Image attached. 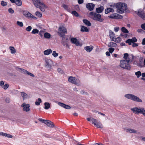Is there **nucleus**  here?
Wrapping results in <instances>:
<instances>
[{
  "mask_svg": "<svg viewBox=\"0 0 145 145\" xmlns=\"http://www.w3.org/2000/svg\"><path fill=\"white\" fill-rule=\"evenodd\" d=\"M110 7H115L117 9L116 12L117 13L121 14L124 13L127 9V6L125 3L119 2L116 3H113L110 5Z\"/></svg>",
  "mask_w": 145,
  "mask_h": 145,
  "instance_id": "1",
  "label": "nucleus"
},
{
  "mask_svg": "<svg viewBox=\"0 0 145 145\" xmlns=\"http://www.w3.org/2000/svg\"><path fill=\"white\" fill-rule=\"evenodd\" d=\"M33 4L37 8H39L42 11L45 12L47 6L41 0H31Z\"/></svg>",
  "mask_w": 145,
  "mask_h": 145,
  "instance_id": "2",
  "label": "nucleus"
},
{
  "mask_svg": "<svg viewBox=\"0 0 145 145\" xmlns=\"http://www.w3.org/2000/svg\"><path fill=\"white\" fill-rule=\"evenodd\" d=\"M87 120L88 121H90L95 127L97 128L102 129L103 127V125L101 122L96 119L92 117H90L87 118Z\"/></svg>",
  "mask_w": 145,
  "mask_h": 145,
  "instance_id": "3",
  "label": "nucleus"
},
{
  "mask_svg": "<svg viewBox=\"0 0 145 145\" xmlns=\"http://www.w3.org/2000/svg\"><path fill=\"white\" fill-rule=\"evenodd\" d=\"M124 97L126 99L139 103L142 102V100L138 97L131 94L127 93L124 95Z\"/></svg>",
  "mask_w": 145,
  "mask_h": 145,
  "instance_id": "4",
  "label": "nucleus"
},
{
  "mask_svg": "<svg viewBox=\"0 0 145 145\" xmlns=\"http://www.w3.org/2000/svg\"><path fill=\"white\" fill-rule=\"evenodd\" d=\"M45 62V67L49 70H51L54 64L53 60L48 57H45L44 59Z\"/></svg>",
  "mask_w": 145,
  "mask_h": 145,
  "instance_id": "5",
  "label": "nucleus"
},
{
  "mask_svg": "<svg viewBox=\"0 0 145 145\" xmlns=\"http://www.w3.org/2000/svg\"><path fill=\"white\" fill-rule=\"evenodd\" d=\"M45 29L41 30L39 31V35L42 37H43L44 38L47 40H50L52 38V36L50 33L48 32H45Z\"/></svg>",
  "mask_w": 145,
  "mask_h": 145,
  "instance_id": "6",
  "label": "nucleus"
},
{
  "mask_svg": "<svg viewBox=\"0 0 145 145\" xmlns=\"http://www.w3.org/2000/svg\"><path fill=\"white\" fill-rule=\"evenodd\" d=\"M109 34L110 37L112 41L117 43L120 42L121 41V38L120 37L116 38L115 33L112 31H109Z\"/></svg>",
  "mask_w": 145,
  "mask_h": 145,
  "instance_id": "7",
  "label": "nucleus"
},
{
  "mask_svg": "<svg viewBox=\"0 0 145 145\" xmlns=\"http://www.w3.org/2000/svg\"><path fill=\"white\" fill-rule=\"evenodd\" d=\"M68 80L69 82L78 86L80 85L81 84L80 82L79 79L72 76H69Z\"/></svg>",
  "mask_w": 145,
  "mask_h": 145,
  "instance_id": "8",
  "label": "nucleus"
},
{
  "mask_svg": "<svg viewBox=\"0 0 145 145\" xmlns=\"http://www.w3.org/2000/svg\"><path fill=\"white\" fill-rule=\"evenodd\" d=\"M57 33L60 36L63 37L65 36V34L67 33V30L64 26H60L59 27Z\"/></svg>",
  "mask_w": 145,
  "mask_h": 145,
  "instance_id": "9",
  "label": "nucleus"
},
{
  "mask_svg": "<svg viewBox=\"0 0 145 145\" xmlns=\"http://www.w3.org/2000/svg\"><path fill=\"white\" fill-rule=\"evenodd\" d=\"M129 63L125 61V60H121L120 61V66L123 69L130 70L131 67L129 64Z\"/></svg>",
  "mask_w": 145,
  "mask_h": 145,
  "instance_id": "10",
  "label": "nucleus"
},
{
  "mask_svg": "<svg viewBox=\"0 0 145 145\" xmlns=\"http://www.w3.org/2000/svg\"><path fill=\"white\" fill-rule=\"evenodd\" d=\"M21 107L24 112H28L30 110V105L29 104L26 103L25 102L23 103L21 105Z\"/></svg>",
  "mask_w": 145,
  "mask_h": 145,
  "instance_id": "11",
  "label": "nucleus"
},
{
  "mask_svg": "<svg viewBox=\"0 0 145 145\" xmlns=\"http://www.w3.org/2000/svg\"><path fill=\"white\" fill-rule=\"evenodd\" d=\"M23 15L27 18H31L33 19L37 20V17L32 15L31 13L26 10H24L23 12Z\"/></svg>",
  "mask_w": 145,
  "mask_h": 145,
  "instance_id": "12",
  "label": "nucleus"
},
{
  "mask_svg": "<svg viewBox=\"0 0 145 145\" xmlns=\"http://www.w3.org/2000/svg\"><path fill=\"white\" fill-rule=\"evenodd\" d=\"M18 71L21 73L25 75H28L33 77H35V75L34 74L24 69L19 68Z\"/></svg>",
  "mask_w": 145,
  "mask_h": 145,
  "instance_id": "13",
  "label": "nucleus"
},
{
  "mask_svg": "<svg viewBox=\"0 0 145 145\" xmlns=\"http://www.w3.org/2000/svg\"><path fill=\"white\" fill-rule=\"evenodd\" d=\"M108 17L110 18L113 19H121L123 18V16L117 13H113Z\"/></svg>",
  "mask_w": 145,
  "mask_h": 145,
  "instance_id": "14",
  "label": "nucleus"
},
{
  "mask_svg": "<svg viewBox=\"0 0 145 145\" xmlns=\"http://www.w3.org/2000/svg\"><path fill=\"white\" fill-rule=\"evenodd\" d=\"M20 95L23 101L29 99L31 97L30 95L28 94L23 91L21 92Z\"/></svg>",
  "mask_w": 145,
  "mask_h": 145,
  "instance_id": "15",
  "label": "nucleus"
},
{
  "mask_svg": "<svg viewBox=\"0 0 145 145\" xmlns=\"http://www.w3.org/2000/svg\"><path fill=\"white\" fill-rule=\"evenodd\" d=\"M135 13L140 18L143 20H145V12L140 10L135 11Z\"/></svg>",
  "mask_w": 145,
  "mask_h": 145,
  "instance_id": "16",
  "label": "nucleus"
},
{
  "mask_svg": "<svg viewBox=\"0 0 145 145\" xmlns=\"http://www.w3.org/2000/svg\"><path fill=\"white\" fill-rule=\"evenodd\" d=\"M93 19L100 22H102L104 20L103 18H102L100 14L96 13L95 14Z\"/></svg>",
  "mask_w": 145,
  "mask_h": 145,
  "instance_id": "17",
  "label": "nucleus"
},
{
  "mask_svg": "<svg viewBox=\"0 0 145 145\" xmlns=\"http://www.w3.org/2000/svg\"><path fill=\"white\" fill-rule=\"evenodd\" d=\"M71 41L72 43L75 44L76 46H82V44L76 38L73 37L71 38Z\"/></svg>",
  "mask_w": 145,
  "mask_h": 145,
  "instance_id": "18",
  "label": "nucleus"
},
{
  "mask_svg": "<svg viewBox=\"0 0 145 145\" xmlns=\"http://www.w3.org/2000/svg\"><path fill=\"white\" fill-rule=\"evenodd\" d=\"M125 131L127 133L133 134H138L139 133H138L137 131L133 128H126L124 129Z\"/></svg>",
  "mask_w": 145,
  "mask_h": 145,
  "instance_id": "19",
  "label": "nucleus"
},
{
  "mask_svg": "<svg viewBox=\"0 0 145 145\" xmlns=\"http://www.w3.org/2000/svg\"><path fill=\"white\" fill-rule=\"evenodd\" d=\"M142 108V107L135 106L131 108V110L133 113L138 114L140 113Z\"/></svg>",
  "mask_w": 145,
  "mask_h": 145,
  "instance_id": "20",
  "label": "nucleus"
},
{
  "mask_svg": "<svg viewBox=\"0 0 145 145\" xmlns=\"http://www.w3.org/2000/svg\"><path fill=\"white\" fill-rule=\"evenodd\" d=\"M131 58L132 57L131 56H129L127 53H125L124 54L123 58L124 59L123 60H125V61L129 63Z\"/></svg>",
  "mask_w": 145,
  "mask_h": 145,
  "instance_id": "21",
  "label": "nucleus"
},
{
  "mask_svg": "<svg viewBox=\"0 0 145 145\" xmlns=\"http://www.w3.org/2000/svg\"><path fill=\"white\" fill-rule=\"evenodd\" d=\"M57 104L59 106L66 109H70L71 108V107L70 106L66 105L63 103L58 102Z\"/></svg>",
  "mask_w": 145,
  "mask_h": 145,
  "instance_id": "22",
  "label": "nucleus"
},
{
  "mask_svg": "<svg viewBox=\"0 0 145 145\" xmlns=\"http://www.w3.org/2000/svg\"><path fill=\"white\" fill-rule=\"evenodd\" d=\"M47 126L50 128H54L55 127V125L54 123L52 121L49 120H46L45 123Z\"/></svg>",
  "mask_w": 145,
  "mask_h": 145,
  "instance_id": "23",
  "label": "nucleus"
},
{
  "mask_svg": "<svg viewBox=\"0 0 145 145\" xmlns=\"http://www.w3.org/2000/svg\"><path fill=\"white\" fill-rule=\"evenodd\" d=\"M137 39L135 37H134L131 39H129L126 41L127 43H128L129 45L131 44L132 43H134L137 41Z\"/></svg>",
  "mask_w": 145,
  "mask_h": 145,
  "instance_id": "24",
  "label": "nucleus"
},
{
  "mask_svg": "<svg viewBox=\"0 0 145 145\" xmlns=\"http://www.w3.org/2000/svg\"><path fill=\"white\" fill-rule=\"evenodd\" d=\"M94 5L92 3H88L87 4L86 8L90 11L92 10L94 8Z\"/></svg>",
  "mask_w": 145,
  "mask_h": 145,
  "instance_id": "25",
  "label": "nucleus"
},
{
  "mask_svg": "<svg viewBox=\"0 0 145 145\" xmlns=\"http://www.w3.org/2000/svg\"><path fill=\"white\" fill-rule=\"evenodd\" d=\"M113 7H108L105 9V14H108L110 12L113 13L114 12V10L112 8Z\"/></svg>",
  "mask_w": 145,
  "mask_h": 145,
  "instance_id": "26",
  "label": "nucleus"
},
{
  "mask_svg": "<svg viewBox=\"0 0 145 145\" xmlns=\"http://www.w3.org/2000/svg\"><path fill=\"white\" fill-rule=\"evenodd\" d=\"M9 50L10 53L11 54H14L16 53V50L14 46H10L9 47Z\"/></svg>",
  "mask_w": 145,
  "mask_h": 145,
  "instance_id": "27",
  "label": "nucleus"
},
{
  "mask_svg": "<svg viewBox=\"0 0 145 145\" xmlns=\"http://www.w3.org/2000/svg\"><path fill=\"white\" fill-rule=\"evenodd\" d=\"M0 136L5 137L8 138H12L13 136L9 134L5 133L2 132H0Z\"/></svg>",
  "mask_w": 145,
  "mask_h": 145,
  "instance_id": "28",
  "label": "nucleus"
},
{
  "mask_svg": "<svg viewBox=\"0 0 145 145\" xmlns=\"http://www.w3.org/2000/svg\"><path fill=\"white\" fill-rule=\"evenodd\" d=\"M43 52L44 55L48 56L52 53V50L51 49L49 48L44 50Z\"/></svg>",
  "mask_w": 145,
  "mask_h": 145,
  "instance_id": "29",
  "label": "nucleus"
},
{
  "mask_svg": "<svg viewBox=\"0 0 145 145\" xmlns=\"http://www.w3.org/2000/svg\"><path fill=\"white\" fill-rule=\"evenodd\" d=\"M94 47L92 46H86L84 47V49L88 52H90L93 49Z\"/></svg>",
  "mask_w": 145,
  "mask_h": 145,
  "instance_id": "30",
  "label": "nucleus"
},
{
  "mask_svg": "<svg viewBox=\"0 0 145 145\" xmlns=\"http://www.w3.org/2000/svg\"><path fill=\"white\" fill-rule=\"evenodd\" d=\"M12 3H15L16 5L18 6H21L22 4L21 0H13Z\"/></svg>",
  "mask_w": 145,
  "mask_h": 145,
  "instance_id": "31",
  "label": "nucleus"
},
{
  "mask_svg": "<svg viewBox=\"0 0 145 145\" xmlns=\"http://www.w3.org/2000/svg\"><path fill=\"white\" fill-rule=\"evenodd\" d=\"M104 7L103 6H101L97 8L96 9V12L98 13H101L104 10Z\"/></svg>",
  "mask_w": 145,
  "mask_h": 145,
  "instance_id": "32",
  "label": "nucleus"
},
{
  "mask_svg": "<svg viewBox=\"0 0 145 145\" xmlns=\"http://www.w3.org/2000/svg\"><path fill=\"white\" fill-rule=\"evenodd\" d=\"M108 47L110 48L116 47H117V45L115 43L110 42L108 44Z\"/></svg>",
  "mask_w": 145,
  "mask_h": 145,
  "instance_id": "33",
  "label": "nucleus"
},
{
  "mask_svg": "<svg viewBox=\"0 0 145 145\" xmlns=\"http://www.w3.org/2000/svg\"><path fill=\"white\" fill-rule=\"evenodd\" d=\"M44 108L46 110L49 109L50 107V103L48 102H46L44 103Z\"/></svg>",
  "mask_w": 145,
  "mask_h": 145,
  "instance_id": "34",
  "label": "nucleus"
},
{
  "mask_svg": "<svg viewBox=\"0 0 145 145\" xmlns=\"http://www.w3.org/2000/svg\"><path fill=\"white\" fill-rule=\"evenodd\" d=\"M80 30L81 31L83 32H88L89 31L87 27L83 26H81Z\"/></svg>",
  "mask_w": 145,
  "mask_h": 145,
  "instance_id": "35",
  "label": "nucleus"
},
{
  "mask_svg": "<svg viewBox=\"0 0 145 145\" xmlns=\"http://www.w3.org/2000/svg\"><path fill=\"white\" fill-rule=\"evenodd\" d=\"M83 22L86 25L89 26L91 25V24L90 22L88 20L86 19H84L83 20Z\"/></svg>",
  "mask_w": 145,
  "mask_h": 145,
  "instance_id": "36",
  "label": "nucleus"
},
{
  "mask_svg": "<svg viewBox=\"0 0 145 145\" xmlns=\"http://www.w3.org/2000/svg\"><path fill=\"white\" fill-rule=\"evenodd\" d=\"M35 15L38 18H41L42 16V14L39 11H36L35 12Z\"/></svg>",
  "mask_w": 145,
  "mask_h": 145,
  "instance_id": "37",
  "label": "nucleus"
},
{
  "mask_svg": "<svg viewBox=\"0 0 145 145\" xmlns=\"http://www.w3.org/2000/svg\"><path fill=\"white\" fill-rule=\"evenodd\" d=\"M121 30L123 33H129V31L127 29L124 27H122L121 29Z\"/></svg>",
  "mask_w": 145,
  "mask_h": 145,
  "instance_id": "38",
  "label": "nucleus"
},
{
  "mask_svg": "<svg viewBox=\"0 0 145 145\" xmlns=\"http://www.w3.org/2000/svg\"><path fill=\"white\" fill-rule=\"evenodd\" d=\"M39 30L37 29H33L32 30L31 33L33 34H35L39 33Z\"/></svg>",
  "mask_w": 145,
  "mask_h": 145,
  "instance_id": "39",
  "label": "nucleus"
},
{
  "mask_svg": "<svg viewBox=\"0 0 145 145\" xmlns=\"http://www.w3.org/2000/svg\"><path fill=\"white\" fill-rule=\"evenodd\" d=\"M42 102V100L40 98H39L36 101L35 104L37 106H39L40 105V103Z\"/></svg>",
  "mask_w": 145,
  "mask_h": 145,
  "instance_id": "40",
  "label": "nucleus"
},
{
  "mask_svg": "<svg viewBox=\"0 0 145 145\" xmlns=\"http://www.w3.org/2000/svg\"><path fill=\"white\" fill-rule=\"evenodd\" d=\"M138 65L140 67H145V58L144 59L143 61V64L142 65V64L139 63Z\"/></svg>",
  "mask_w": 145,
  "mask_h": 145,
  "instance_id": "41",
  "label": "nucleus"
},
{
  "mask_svg": "<svg viewBox=\"0 0 145 145\" xmlns=\"http://www.w3.org/2000/svg\"><path fill=\"white\" fill-rule=\"evenodd\" d=\"M9 87V85L7 83H5L3 86L2 88L4 90H6Z\"/></svg>",
  "mask_w": 145,
  "mask_h": 145,
  "instance_id": "42",
  "label": "nucleus"
},
{
  "mask_svg": "<svg viewBox=\"0 0 145 145\" xmlns=\"http://www.w3.org/2000/svg\"><path fill=\"white\" fill-rule=\"evenodd\" d=\"M52 56L54 57H57L59 55V54L57 53L55 51H53L52 52Z\"/></svg>",
  "mask_w": 145,
  "mask_h": 145,
  "instance_id": "43",
  "label": "nucleus"
},
{
  "mask_svg": "<svg viewBox=\"0 0 145 145\" xmlns=\"http://www.w3.org/2000/svg\"><path fill=\"white\" fill-rule=\"evenodd\" d=\"M16 24L18 26L20 27H22L24 25L23 22H20L19 21H17Z\"/></svg>",
  "mask_w": 145,
  "mask_h": 145,
  "instance_id": "44",
  "label": "nucleus"
},
{
  "mask_svg": "<svg viewBox=\"0 0 145 145\" xmlns=\"http://www.w3.org/2000/svg\"><path fill=\"white\" fill-rule=\"evenodd\" d=\"M135 74L138 78H139L142 75V73L140 71L135 72Z\"/></svg>",
  "mask_w": 145,
  "mask_h": 145,
  "instance_id": "45",
  "label": "nucleus"
},
{
  "mask_svg": "<svg viewBox=\"0 0 145 145\" xmlns=\"http://www.w3.org/2000/svg\"><path fill=\"white\" fill-rule=\"evenodd\" d=\"M7 3L4 1H2L1 2V5L3 7H5L7 5Z\"/></svg>",
  "mask_w": 145,
  "mask_h": 145,
  "instance_id": "46",
  "label": "nucleus"
},
{
  "mask_svg": "<svg viewBox=\"0 0 145 145\" xmlns=\"http://www.w3.org/2000/svg\"><path fill=\"white\" fill-rule=\"evenodd\" d=\"M71 13L73 15H74V16L77 17H78L79 16L78 13L75 11H74L72 12Z\"/></svg>",
  "mask_w": 145,
  "mask_h": 145,
  "instance_id": "47",
  "label": "nucleus"
},
{
  "mask_svg": "<svg viewBox=\"0 0 145 145\" xmlns=\"http://www.w3.org/2000/svg\"><path fill=\"white\" fill-rule=\"evenodd\" d=\"M142 114L144 116H145V109L142 108L141 111L140 113Z\"/></svg>",
  "mask_w": 145,
  "mask_h": 145,
  "instance_id": "48",
  "label": "nucleus"
},
{
  "mask_svg": "<svg viewBox=\"0 0 145 145\" xmlns=\"http://www.w3.org/2000/svg\"><path fill=\"white\" fill-rule=\"evenodd\" d=\"M96 13H94L93 12H90L89 15L90 17L93 19V18L94 17V16Z\"/></svg>",
  "mask_w": 145,
  "mask_h": 145,
  "instance_id": "49",
  "label": "nucleus"
},
{
  "mask_svg": "<svg viewBox=\"0 0 145 145\" xmlns=\"http://www.w3.org/2000/svg\"><path fill=\"white\" fill-rule=\"evenodd\" d=\"M32 29V28L31 26H28L26 28L25 30L26 31H27V32H30L31 30Z\"/></svg>",
  "mask_w": 145,
  "mask_h": 145,
  "instance_id": "50",
  "label": "nucleus"
},
{
  "mask_svg": "<svg viewBox=\"0 0 145 145\" xmlns=\"http://www.w3.org/2000/svg\"><path fill=\"white\" fill-rule=\"evenodd\" d=\"M8 12L11 14L14 13V10L11 8H9L8 10Z\"/></svg>",
  "mask_w": 145,
  "mask_h": 145,
  "instance_id": "51",
  "label": "nucleus"
},
{
  "mask_svg": "<svg viewBox=\"0 0 145 145\" xmlns=\"http://www.w3.org/2000/svg\"><path fill=\"white\" fill-rule=\"evenodd\" d=\"M142 78H141V80H143L145 82V72L143 73L142 74Z\"/></svg>",
  "mask_w": 145,
  "mask_h": 145,
  "instance_id": "52",
  "label": "nucleus"
},
{
  "mask_svg": "<svg viewBox=\"0 0 145 145\" xmlns=\"http://www.w3.org/2000/svg\"><path fill=\"white\" fill-rule=\"evenodd\" d=\"M57 71L59 73L61 74H62L63 73V71L62 69L60 68H58L57 69Z\"/></svg>",
  "mask_w": 145,
  "mask_h": 145,
  "instance_id": "53",
  "label": "nucleus"
},
{
  "mask_svg": "<svg viewBox=\"0 0 145 145\" xmlns=\"http://www.w3.org/2000/svg\"><path fill=\"white\" fill-rule=\"evenodd\" d=\"M62 7L65 9H68V6L65 4H63L62 5Z\"/></svg>",
  "mask_w": 145,
  "mask_h": 145,
  "instance_id": "54",
  "label": "nucleus"
},
{
  "mask_svg": "<svg viewBox=\"0 0 145 145\" xmlns=\"http://www.w3.org/2000/svg\"><path fill=\"white\" fill-rule=\"evenodd\" d=\"M120 29V28L119 27H115L114 28V30L116 32H118Z\"/></svg>",
  "mask_w": 145,
  "mask_h": 145,
  "instance_id": "55",
  "label": "nucleus"
},
{
  "mask_svg": "<svg viewBox=\"0 0 145 145\" xmlns=\"http://www.w3.org/2000/svg\"><path fill=\"white\" fill-rule=\"evenodd\" d=\"M114 48H110L108 49V50L110 53L112 54L114 51Z\"/></svg>",
  "mask_w": 145,
  "mask_h": 145,
  "instance_id": "56",
  "label": "nucleus"
},
{
  "mask_svg": "<svg viewBox=\"0 0 145 145\" xmlns=\"http://www.w3.org/2000/svg\"><path fill=\"white\" fill-rule=\"evenodd\" d=\"M5 84L4 82L3 81H0V86L1 87V88Z\"/></svg>",
  "mask_w": 145,
  "mask_h": 145,
  "instance_id": "57",
  "label": "nucleus"
},
{
  "mask_svg": "<svg viewBox=\"0 0 145 145\" xmlns=\"http://www.w3.org/2000/svg\"><path fill=\"white\" fill-rule=\"evenodd\" d=\"M39 120L40 121H41V122H42L43 123H44V124H45V123L46 121V120H44L42 119H39Z\"/></svg>",
  "mask_w": 145,
  "mask_h": 145,
  "instance_id": "58",
  "label": "nucleus"
},
{
  "mask_svg": "<svg viewBox=\"0 0 145 145\" xmlns=\"http://www.w3.org/2000/svg\"><path fill=\"white\" fill-rule=\"evenodd\" d=\"M5 101L7 103H9L10 101V99L8 98H7L5 99Z\"/></svg>",
  "mask_w": 145,
  "mask_h": 145,
  "instance_id": "59",
  "label": "nucleus"
},
{
  "mask_svg": "<svg viewBox=\"0 0 145 145\" xmlns=\"http://www.w3.org/2000/svg\"><path fill=\"white\" fill-rule=\"evenodd\" d=\"M138 46V44L136 43H133L132 44V46L133 47H135Z\"/></svg>",
  "mask_w": 145,
  "mask_h": 145,
  "instance_id": "60",
  "label": "nucleus"
},
{
  "mask_svg": "<svg viewBox=\"0 0 145 145\" xmlns=\"http://www.w3.org/2000/svg\"><path fill=\"white\" fill-rule=\"evenodd\" d=\"M141 27L142 29L145 30V24H142Z\"/></svg>",
  "mask_w": 145,
  "mask_h": 145,
  "instance_id": "61",
  "label": "nucleus"
},
{
  "mask_svg": "<svg viewBox=\"0 0 145 145\" xmlns=\"http://www.w3.org/2000/svg\"><path fill=\"white\" fill-rule=\"evenodd\" d=\"M137 31L139 33H142L143 31V30L141 29H138L137 30Z\"/></svg>",
  "mask_w": 145,
  "mask_h": 145,
  "instance_id": "62",
  "label": "nucleus"
},
{
  "mask_svg": "<svg viewBox=\"0 0 145 145\" xmlns=\"http://www.w3.org/2000/svg\"><path fill=\"white\" fill-rule=\"evenodd\" d=\"M141 138L142 140L145 142V137H141Z\"/></svg>",
  "mask_w": 145,
  "mask_h": 145,
  "instance_id": "63",
  "label": "nucleus"
},
{
  "mask_svg": "<svg viewBox=\"0 0 145 145\" xmlns=\"http://www.w3.org/2000/svg\"><path fill=\"white\" fill-rule=\"evenodd\" d=\"M142 44L143 45L145 44V39H144L142 40Z\"/></svg>",
  "mask_w": 145,
  "mask_h": 145,
  "instance_id": "64",
  "label": "nucleus"
}]
</instances>
